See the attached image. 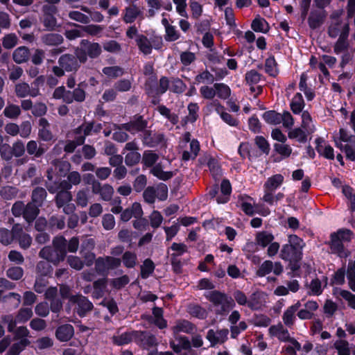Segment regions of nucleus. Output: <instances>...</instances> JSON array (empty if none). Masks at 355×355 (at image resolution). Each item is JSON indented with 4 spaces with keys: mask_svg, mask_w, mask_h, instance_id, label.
<instances>
[{
    "mask_svg": "<svg viewBox=\"0 0 355 355\" xmlns=\"http://www.w3.org/2000/svg\"><path fill=\"white\" fill-rule=\"evenodd\" d=\"M305 243L297 235L292 234L288 236V243L283 245L280 251V257L288 261V267L295 272L300 269V261L302 257V248Z\"/></svg>",
    "mask_w": 355,
    "mask_h": 355,
    "instance_id": "obj_1",
    "label": "nucleus"
},
{
    "mask_svg": "<svg viewBox=\"0 0 355 355\" xmlns=\"http://www.w3.org/2000/svg\"><path fill=\"white\" fill-rule=\"evenodd\" d=\"M67 255V240L62 236L53 239L52 245L44 247L39 252V257L58 265L64 260Z\"/></svg>",
    "mask_w": 355,
    "mask_h": 355,
    "instance_id": "obj_2",
    "label": "nucleus"
},
{
    "mask_svg": "<svg viewBox=\"0 0 355 355\" xmlns=\"http://www.w3.org/2000/svg\"><path fill=\"white\" fill-rule=\"evenodd\" d=\"M205 297L216 308L215 312L217 315H225L234 306L231 297L218 291L208 292Z\"/></svg>",
    "mask_w": 355,
    "mask_h": 355,
    "instance_id": "obj_3",
    "label": "nucleus"
},
{
    "mask_svg": "<svg viewBox=\"0 0 355 355\" xmlns=\"http://www.w3.org/2000/svg\"><path fill=\"white\" fill-rule=\"evenodd\" d=\"M73 196L71 191H59L54 198L57 208L62 209L64 214H71L76 211V205L71 203Z\"/></svg>",
    "mask_w": 355,
    "mask_h": 355,
    "instance_id": "obj_4",
    "label": "nucleus"
},
{
    "mask_svg": "<svg viewBox=\"0 0 355 355\" xmlns=\"http://www.w3.org/2000/svg\"><path fill=\"white\" fill-rule=\"evenodd\" d=\"M69 301L72 304H76V312L80 317H84L87 313L93 309V304L89 299L80 294L71 295Z\"/></svg>",
    "mask_w": 355,
    "mask_h": 355,
    "instance_id": "obj_5",
    "label": "nucleus"
},
{
    "mask_svg": "<svg viewBox=\"0 0 355 355\" xmlns=\"http://www.w3.org/2000/svg\"><path fill=\"white\" fill-rule=\"evenodd\" d=\"M147 126V121L144 120L143 116L141 115H135L132 119L127 123L121 125L114 124V127L115 130L124 129L128 132L132 131H142Z\"/></svg>",
    "mask_w": 355,
    "mask_h": 355,
    "instance_id": "obj_6",
    "label": "nucleus"
},
{
    "mask_svg": "<svg viewBox=\"0 0 355 355\" xmlns=\"http://www.w3.org/2000/svg\"><path fill=\"white\" fill-rule=\"evenodd\" d=\"M92 193L98 194L101 200L110 201L114 192V188L109 184H101L99 181H93Z\"/></svg>",
    "mask_w": 355,
    "mask_h": 355,
    "instance_id": "obj_7",
    "label": "nucleus"
},
{
    "mask_svg": "<svg viewBox=\"0 0 355 355\" xmlns=\"http://www.w3.org/2000/svg\"><path fill=\"white\" fill-rule=\"evenodd\" d=\"M58 64L62 67L67 72L76 71L80 68V64L77 58L69 53L61 55L58 60Z\"/></svg>",
    "mask_w": 355,
    "mask_h": 355,
    "instance_id": "obj_8",
    "label": "nucleus"
},
{
    "mask_svg": "<svg viewBox=\"0 0 355 355\" xmlns=\"http://www.w3.org/2000/svg\"><path fill=\"white\" fill-rule=\"evenodd\" d=\"M135 340L146 349L158 344L155 336L148 331H135Z\"/></svg>",
    "mask_w": 355,
    "mask_h": 355,
    "instance_id": "obj_9",
    "label": "nucleus"
},
{
    "mask_svg": "<svg viewBox=\"0 0 355 355\" xmlns=\"http://www.w3.org/2000/svg\"><path fill=\"white\" fill-rule=\"evenodd\" d=\"M326 17L327 13L324 10H311L308 17L309 27L313 30L318 28L324 24Z\"/></svg>",
    "mask_w": 355,
    "mask_h": 355,
    "instance_id": "obj_10",
    "label": "nucleus"
},
{
    "mask_svg": "<svg viewBox=\"0 0 355 355\" xmlns=\"http://www.w3.org/2000/svg\"><path fill=\"white\" fill-rule=\"evenodd\" d=\"M15 92L18 98H25L27 96L35 97L40 94L39 88H33L31 89L29 85L26 83H20L15 85Z\"/></svg>",
    "mask_w": 355,
    "mask_h": 355,
    "instance_id": "obj_11",
    "label": "nucleus"
},
{
    "mask_svg": "<svg viewBox=\"0 0 355 355\" xmlns=\"http://www.w3.org/2000/svg\"><path fill=\"white\" fill-rule=\"evenodd\" d=\"M349 34V28L345 25L343 33H340V36L335 43L334 50L337 54L347 51L349 48V42L347 38Z\"/></svg>",
    "mask_w": 355,
    "mask_h": 355,
    "instance_id": "obj_12",
    "label": "nucleus"
},
{
    "mask_svg": "<svg viewBox=\"0 0 355 355\" xmlns=\"http://www.w3.org/2000/svg\"><path fill=\"white\" fill-rule=\"evenodd\" d=\"M55 335L61 342L69 341L74 335L73 327L69 324L60 325L56 329Z\"/></svg>",
    "mask_w": 355,
    "mask_h": 355,
    "instance_id": "obj_13",
    "label": "nucleus"
},
{
    "mask_svg": "<svg viewBox=\"0 0 355 355\" xmlns=\"http://www.w3.org/2000/svg\"><path fill=\"white\" fill-rule=\"evenodd\" d=\"M40 207L31 201L25 205L23 218L29 225L38 216L40 212Z\"/></svg>",
    "mask_w": 355,
    "mask_h": 355,
    "instance_id": "obj_14",
    "label": "nucleus"
},
{
    "mask_svg": "<svg viewBox=\"0 0 355 355\" xmlns=\"http://www.w3.org/2000/svg\"><path fill=\"white\" fill-rule=\"evenodd\" d=\"M80 46L86 51L87 54L91 58H96L101 53V47L98 43H92L88 40H83Z\"/></svg>",
    "mask_w": 355,
    "mask_h": 355,
    "instance_id": "obj_15",
    "label": "nucleus"
},
{
    "mask_svg": "<svg viewBox=\"0 0 355 355\" xmlns=\"http://www.w3.org/2000/svg\"><path fill=\"white\" fill-rule=\"evenodd\" d=\"M41 41L47 46H58L64 42V37L60 34L50 33L43 35Z\"/></svg>",
    "mask_w": 355,
    "mask_h": 355,
    "instance_id": "obj_16",
    "label": "nucleus"
},
{
    "mask_svg": "<svg viewBox=\"0 0 355 355\" xmlns=\"http://www.w3.org/2000/svg\"><path fill=\"white\" fill-rule=\"evenodd\" d=\"M47 197V192L43 187H37L31 193V201L39 207H42Z\"/></svg>",
    "mask_w": 355,
    "mask_h": 355,
    "instance_id": "obj_17",
    "label": "nucleus"
},
{
    "mask_svg": "<svg viewBox=\"0 0 355 355\" xmlns=\"http://www.w3.org/2000/svg\"><path fill=\"white\" fill-rule=\"evenodd\" d=\"M331 241V249L333 252L338 254L340 257H347V253L344 250L343 241L338 238L336 234H332Z\"/></svg>",
    "mask_w": 355,
    "mask_h": 355,
    "instance_id": "obj_18",
    "label": "nucleus"
},
{
    "mask_svg": "<svg viewBox=\"0 0 355 355\" xmlns=\"http://www.w3.org/2000/svg\"><path fill=\"white\" fill-rule=\"evenodd\" d=\"M107 279L106 278L98 279L93 283L94 291L92 297L96 299L103 297L107 287Z\"/></svg>",
    "mask_w": 355,
    "mask_h": 355,
    "instance_id": "obj_19",
    "label": "nucleus"
},
{
    "mask_svg": "<svg viewBox=\"0 0 355 355\" xmlns=\"http://www.w3.org/2000/svg\"><path fill=\"white\" fill-rule=\"evenodd\" d=\"M30 56V51L26 46H20L16 49L12 53L13 60L21 64L28 60Z\"/></svg>",
    "mask_w": 355,
    "mask_h": 355,
    "instance_id": "obj_20",
    "label": "nucleus"
},
{
    "mask_svg": "<svg viewBox=\"0 0 355 355\" xmlns=\"http://www.w3.org/2000/svg\"><path fill=\"white\" fill-rule=\"evenodd\" d=\"M51 164L54 166L56 173L60 177H64L71 169V164L67 161L55 159Z\"/></svg>",
    "mask_w": 355,
    "mask_h": 355,
    "instance_id": "obj_21",
    "label": "nucleus"
},
{
    "mask_svg": "<svg viewBox=\"0 0 355 355\" xmlns=\"http://www.w3.org/2000/svg\"><path fill=\"white\" fill-rule=\"evenodd\" d=\"M347 25L349 28L348 22H330L328 27L327 33L328 35L331 38H336L337 36H340V33L343 32L344 26Z\"/></svg>",
    "mask_w": 355,
    "mask_h": 355,
    "instance_id": "obj_22",
    "label": "nucleus"
},
{
    "mask_svg": "<svg viewBox=\"0 0 355 355\" xmlns=\"http://www.w3.org/2000/svg\"><path fill=\"white\" fill-rule=\"evenodd\" d=\"M284 181V177L281 174H276L270 177L264 184V189L268 191H273L279 187Z\"/></svg>",
    "mask_w": 355,
    "mask_h": 355,
    "instance_id": "obj_23",
    "label": "nucleus"
},
{
    "mask_svg": "<svg viewBox=\"0 0 355 355\" xmlns=\"http://www.w3.org/2000/svg\"><path fill=\"white\" fill-rule=\"evenodd\" d=\"M30 344L31 341L28 339H21L19 342L15 343L11 345L6 355H19Z\"/></svg>",
    "mask_w": 355,
    "mask_h": 355,
    "instance_id": "obj_24",
    "label": "nucleus"
},
{
    "mask_svg": "<svg viewBox=\"0 0 355 355\" xmlns=\"http://www.w3.org/2000/svg\"><path fill=\"white\" fill-rule=\"evenodd\" d=\"M195 330V325L188 320L178 321L173 328L175 334H178L181 331L187 334H193Z\"/></svg>",
    "mask_w": 355,
    "mask_h": 355,
    "instance_id": "obj_25",
    "label": "nucleus"
},
{
    "mask_svg": "<svg viewBox=\"0 0 355 355\" xmlns=\"http://www.w3.org/2000/svg\"><path fill=\"white\" fill-rule=\"evenodd\" d=\"M19 193V189L12 186H4L0 189V196L6 200L15 198Z\"/></svg>",
    "mask_w": 355,
    "mask_h": 355,
    "instance_id": "obj_26",
    "label": "nucleus"
},
{
    "mask_svg": "<svg viewBox=\"0 0 355 355\" xmlns=\"http://www.w3.org/2000/svg\"><path fill=\"white\" fill-rule=\"evenodd\" d=\"M135 339V331L125 332L120 336H114L112 338L113 342L117 345L128 344Z\"/></svg>",
    "mask_w": 355,
    "mask_h": 355,
    "instance_id": "obj_27",
    "label": "nucleus"
},
{
    "mask_svg": "<svg viewBox=\"0 0 355 355\" xmlns=\"http://www.w3.org/2000/svg\"><path fill=\"white\" fill-rule=\"evenodd\" d=\"M274 236L272 234L267 232H261L257 233L256 236V242L258 245L263 248L266 247L268 244L271 243Z\"/></svg>",
    "mask_w": 355,
    "mask_h": 355,
    "instance_id": "obj_28",
    "label": "nucleus"
},
{
    "mask_svg": "<svg viewBox=\"0 0 355 355\" xmlns=\"http://www.w3.org/2000/svg\"><path fill=\"white\" fill-rule=\"evenodd\" d=\"M137 44L139 50L142 53L146 55L150 53L152 46L146 36L143 35H138V38L137 39Z\"/></svg>",
    "mask_w": 355,
    "mask_h": 355,
    "instance_id": "obj_29",
    "label": "nucleus"
},
{
    "mask_svg": "<svg viewBox=\"0 0 355 355\" xmlns=\"http://www.w3.org/2000/svg\"><path fill=\"white\" fill-rule=\"evenodd\" d=\"M155 264L150 259H146L141 266V277L148 278L154 271Z\"/></svg>",
    "mask_w": 355,
    "mask_h": 355,
    "instance_id": "obj_30",
    "label": "nucleus"
},
{
    "mask_svg": "<svg viewBox=\"0 0 355 355\" xmlns=\"http://www.w3.org/2000/svg\"><path fill=\"white\" fill-rule=\"evenodd\" d=\"M150 171L155 176L162 180H169L173 175L171 171H164L160 164L153 166Z\"/></svg>",
    "mask_w": 355,
    "mask_h": 355,
    "instance_id": "obj_31",
    "label": "nucleus"
},
{
    "mask_svg": "<svg viewBox=\"0 0 355 355\" xmlns=\"http://www.w3.org/2000/svg\"><path fill=\"white\" fill-rule=\"evenodd\" d=\"M26 150L29 155H34L36 157H41L46 151L42 147H38L35 141H30L26 145Z\"/></svg>",
    "mask_w": 355,
    "mask_h": 355,
    "instance_id": "obj_32",
    "label": "nucleus"
},
{
    "mask_svg": "<svg viewBox=\"0 0 355 355\" xmlns=\"http://www.w3.org/2000/svg\"><path fill=\"white\" fill-rule=\"evenodd\" d=\"M187 312L193 317L202 319L206 316V311L200 305L191 304L187 306Z\"/></svg>",
    "mask_w": 355,
    "mask_h": 355,
    "instance_id": "obj_33",
    "label": "nucleus"
},
{
    "mask_svg": "<svg viewBox=\"0 0 355 355\" xmlns=\"http://www.w3.org/2000/svg\"><path fill=\"white\" fill-rule=\"evenodd\" d=\"M139 9L135 5L126 8L123 19L126 23H132L139 15Z\"/></svg>",
    "mask_w": 355,
    "mask_h": 355,
    "instance_id": "obj_34",
    "label": "nucleus"
},
{
    "mask_svg": "<svg viewBox=\"0 0 355 355\" xmlns=\"http://www.w3.org/2000/svg\"><path fill=\"white\" fill-rule=\"evenodd\" d=\"M6 276L14 281L21 279L24 275V270L19 266H12L9 268L6 272Z\"/></svg>",
    "mask_w": 355,
    "mask_h": 355,
    "instance_id": "obj_35",
    "label": "nucleus"
},
{
    "mask_svg": "<svg viewBox=\"0 0 355 355\" xmlns=\"http://www.w3.org/2000/svg\"><path fill=\"white\" fill-rule=\"evenodd\" d=\"M86 85V83H80L78 85V87L72 91L74 101L78 103H82L85 100L86 92L85 89L83 88V87Z\"/></svg>",
    "mask_w": 355,
    "mask_h": 355,
    "instance_id": "obj_36",
    "label": "nucleus"
},
{
    "mask_svg": "<svg viewBox=\"0 0 355 355\" xmlns=\"http://www.w3.org/2000/svg\"><path fill=\"white\" fill-rule=\"evenodd\" d=\"M263 117L268 123L279 124L282 122L281 114L273 110L266 112Z\"/></svg>",
    "mask_w": 355,
    "mask_h": 355,
    "instance_id": "obj_37",
    "label": "nucleus"
},
{
    "mask_svg": "<svg viewBox=\"0 0 355 355\" xmlns=\"http://www.w3.org/2000/svg\"><path fill=\"white\" fill-rule=\"evenodd\" d=\"M105 75L110 78H115L123 74V69L119 66L107 67L103 69Z\"/></svg>",
    "mask_w": 355,
    "mask_h": 355,
    "instance_id": "obj_38",
    "label": "nucleus"
},
{
    "mask_svg": "<svg viewBox=\"0 0 355 355\" xmlns=\"http://www.w3.org/2000/svg\"><path fill=\"white\" fill-rule=\"evenodd\" d=\"M123 262L125 267L132 268L137 264V255L135 253L127 251L123 254Z\"/></svg>",
    "mask_w": 355,
    "mask_h": 355,
    "instance_id": "obj_39",
    "label": "nucleus"
},
{
    "mask_svg": "<svg viewBox=\"0 0 355 355\" xmlns=\"http://www.w3.org/2000/svg\"><path fill=\"white\" fill-rule=\"evenodd\" d=\"M344 146L346 157L352 161L355 160V137H351Z\"/></svg>",
    "mask_w": 355,
    "mask_h": 355,
    "instance_id": "obj_40",
    "label": "nucleus"
},
{
    "mask_svg": "<svg viewBox=\"0 0 355 355\" xmlns=\"http://www.w3.org/2000/svg\"><path fill=\"white\" fill-rule=\"evenodd\" d=\"M304 105V103L302 94L297 93L295 96L294 99L291 104V107L293 113L299 114L302 111Z\"/></svg>",
    "mask_w": 355,
    "mask_h": 355,
    "instance_id": "obj_41",
    "label": "nucleus"
},
{
    "mask_svg": "<svg viewBox=\"0 0 355 355\" xmlns=\"http://www.w3.org/2000/svg\"><path fill=\"white\" fill-rule=\"evenodd\" d=\"M4 115L10 119H17L21 114V110L17 105L10 104L3 110Z\"/></svg>",
    "mask_w": 355,
    "mask_h": 355,
    "instance_id": "obj_42",
    "label": "nucleus"
},
{
    "mask_svg": "<svg viewBox=\"0 0 355 355\" xmlns=\"http://www.w3.org/2000/svg\"><path fill=\"white\" fill-rule=\"evenodd\" d=\"M18 38L15 33L6 35L2 41L3 46L6 49L15 47L17 44Z\"/></svg>",
    "mask_w": 355,
    "mask_h": 355,
    "instance_id": "obj_43",
    "label": "nucleus"
},
{
    "mask_svg": "<svg viewBox=\"0 0 355 355\" xmlns=\"http://www.w3.org/2000/svg\"><path fill=\"white\" fill-rule=\"evenodd\" d=\"M214 88L216 91V94L219 98L226 99L230 95V89L226 85L223 83H216L214 84Z\"/></svg>",
    "mask_w": 355,
    "mask_h": 355,
    "instance_id": "obj_44",
    "label": "nucleus"
},
{
    "mask_svg": "<svg viewBox=\"0 0 355 355\" xmlns=\"http://www.w3.org/2000/svg\"><path fill=\"white\" fill-rule=\"evenodd\" d=\"M261 293H254L248 300V307L252 310L259 309L261 306Z\"/></svg>",
    "mask_w": 355,
    "mask_h": 355,
    "instance_id": "obj_45",
    "label": "nucleus"
},
{
    "mask_svg": "<svg viewBox=\"0 0 355 355\" xmlns=\"http://www.w3.org/2000/svg\"><path fill=\"white\" fill-rule=\"evenodd\" d=\"M334 347L338 350L339 355H350L349 343L344 340H338L334 343Z\"/></svg>",
    "mask_w": 355,
    "mask_h": 355,
    "instance_id": "obj_46",
    "label": "nucleus"
},
{
    "mask_svg": "<svg viewBox=\"0 0 355 355\" xmlns=\"http://www.w3.org/2000/svg\"><path fill=\"white\" fill-rule=\"evenodd\" d=\"M43 24L48 31H54L57 26V19L51 13L44 14Z\"/></svg>",
    "mask_w": 355,
    "mask_h": 355,
    "instance_id": "obj_47",
    "label": "nucleus"
},
{
    "mask_svg": "<svg viewBox=\"0 0 355 355\" xmlns=\"http://www.w3.org/2000/svg\"><path fill=\"white\" fill-rule=\"evenodd\" d=\"M33 315V313L31 308H22L16 315V320L19 322H25L28 321Z\"/></svg>",
    "mask_w": 355,
    "mask_h": 355,
    "instance_id": "obj_48",
    "label": "nucleus"
},
{
    "mask_svg": "<svg viewBox=\"0 0 355 355\" xmlns=\"http://www.w3.org/2000/svg\"><path fill=\"white\" fill-rule=\"evenodd\" d=\"M266 71L272 76H275L277 73V62L274 57H270L266 60Z\"/></svg>",
    "mask_w": 355,
    "mask_h": 355,
    "instance_id": "obj_49",
    "label": "nucleus"
},
{
    "mask_svg": "<svg viewBox=\"0 0 355 355\" xmlns=\"http://www.w3.org/2000/svg\"><path fill=\"white\" fill-rule=\"evenodd\" d=\"M49 223L52 227H57L58 230H62L65 226L64 216H52L49 219Z\"/></svg>",
    "mask_w": 355,
    "mask_h": 355,
    "instance_id": "obj_50",
    "label": "nucleus"
},
{
    "mask_svg": "<svg viewBox=\"0 0 355 355\" xmlns=\"http://www.w3.org/2000/svg\"><path fill=\"white\" fill-rule=\"evenodd\" d=\"M141 155L137 151L128 153L125 157V163L128 166H134L139 162Z\"/></svg>",
    "mask_w": 355,
    "mask_h": 355,
    "instance_id": "obj_51",
    "label": "nucleus"
},
{
    "mask_svg": "<svg viewBox=\"0 0 355 355\" xmlns=\"http://www.w3.org/2000/svg\"><path fill=\"white\" fill-rule=\"evenodd\" d=\"M11 148H12V155L16 157H20L22 155H24V154L25 153V150H26L24 143L20 140H18L16 142H15L12 144V146L11 147Z\"/></svg>",
    "mask_w": 355,
    "mask_h": 355,
    "instance_id": "obj_52",
    "label": "nucleus"
},
{
    "mask_svg": "<svg viewBox=\"0 0 355 355\" xmlns=\"http://www.w3.org/2000/svg\"><path fill=\"white\" fill-rule=\"evenodd\" d=\"M273 268V263L271 261H265L257 271V275L259 277H263L269 274Z\"/></svg>",
    "mask_w": 355,
    "mask_h": 355,
    "instance_id": "obj_53",
    "label": "nucleus"
},
{
    "mask_svg": "<svg viewBox=\"0 0 355 355\" xmlns=\"http://www.w3.org/2000/svg\"><path fill=\"white\" fill-rule=\"evenodd\" d=\"M76 202L78 206L85 207L88 203V196L87 191L85 189L79 190L76 196Z\"/></svg>",
    "mask_w": 355,
    "mask_h": 355,
    "instance_id": "obj_54",
    "label": "nucleus"
},
{
    "mask_svg": "<svg viewBox=\"0 0 355 355\" xmlns=\"http://www.w3.org/2000/svg\"><path fill=\"white\" fill-rule=\"evenodd\" d=\"M102 225L106 230H111L115 226V219L112 214H106L103 216Z\"/></svg>",
    "mask_w": 355,
    "mask_h": 355,
    "instance_id": "obj_55",
    "label": "nucleus"
},
{
    "mask_svg": "<svg viewBox=\"0 0 355 355\" xmlns=\"http://www.w3.org/2000/svg\"><path fill=\"white\" fill-rule=\"evenodd\" d=\"M25 204L22 201L15 202L11 208V212L15 217H20L24 216Z\"/></svg>",
    "mask_w": 355,
    "mask_h": 355,
    "instance_id": "obj_56",
    "label": "nucleus"
},
{
    "mask_svg": "<svg viewBox=\"0 0 355 355\" xmlns=\"http://www.w3.org/2000/svg\"><path fill=\"white\" fill-rule=\"evenodd\" d=\"M69 17L73 20L83 24H87L90 21V19L88 16L78 11H71L69 13Z\"/></svg>",
    "mask_w": 355,
    "mask_h": 355,
    "instance_id": "obj_57",
    "label": "nucleus"
},
{
    "mask_svg": "<svg viewBox=\"0 0 355 355\" xmlns=\"http://www.w3.org/2000/svg\"><path fill=\"white\" fill-rule=\"evenodd\" d=\"M0 156L1 159L5 161H10L12 159L13 157L12 148L8 144H4L0 147Z\"/></svg>",
    "mask_w": 355,
    "mask_h": 355,
    "instance_id": "obj_58",
    "label": "nucleus"
},
{
    "mask_svg": "<svg viewBox=\"0 0 355 355\" xmlns=\"http://www.w3.org/2000/svg\"><path fill=\"white\" fill-rule=\"evenodd\" d=\"M47 112V107L43 103H36L32 108V114L37 117L42 116Z\"/></svg>",
    "mask_w": 355,
    "mask_h": 355,
    "instance_id": "obj_59",
    "label": "nucleus"
},
{
    "mask_svg": "<svg viewBox=\"0 0 355 355\" xmlns=\"http://www.w3.org/2000/svg\"><path fill=\"white\" fill-rule=\"evenodd\" d=\"M12 234L6 228L0 229V243L4 245H10L12 242Z\"/></svg>",
    "mask_w": 355,
    "mask_h": 355,
    "instance_id": "obj_60",
    "label": "nucleus"
},
{
    "mask_svg": "<svg viewBox=\"0 0 355 355\" xmlns=\"http://www.w3.org/2000/svg\"><path fill=\"white\" fill-rule=\"evenodd\" d=\"M1 321L3 323L8 324V331L9 332L13 333L15 331L17 320H15L12 315L2 316Z\"/></svg>",
    "mask_w": 355,
    "mask_h": 355,
    "instance_id": "obj_61",
    "label": "nucleus"
},
{
    "mask_svg": "<svg viewBox=\"0 0 355 355\" xmlns=\"http://www.w3.org/2000/svg\"><path fill=\"white\" fill-rule=\"evenodd\" d=\"M67 263L71 268L77 270H81L84 266L83 261L79 257L76 256H69L67 257Z\"/></svg>",
    "mask_w": 355,
    "mask_h": 355,
    "instance_id": "obj_62",
    "label": "nucleus"
},
{
    "mask_svg": "<svg viewBox=\"0 0 355 355\" xmlns=\"http://www.w3.org/2000/svg\"><path fill=\"white\" fill-rule=\"evenodd\" d=\"M129 282V277L128 275H123L121 277L113 279L111 284L116 289H121L124 287Z\"/></svg>",
    "mask_w": 355,
    "mask_h": 355,
    "instance_id": "obj_63",
    "label": "nucleus"
},
{
    "mask_svg": "<svg viewBox=\"0 0 355 355\" xmlns=\"http://www.w3.org/2000/svg\"><path fill=\"white\" fill-rule=\"evenodd\" d=\"M260 78L261 75L255 70H251L245 74V80L249 85L258 83Z\"/></svg>",
    "mask_w": 355,
    "mask_h": 355,
    "instance_id": "obj_64",
    "label": "nucleus"
}]
</instances>
